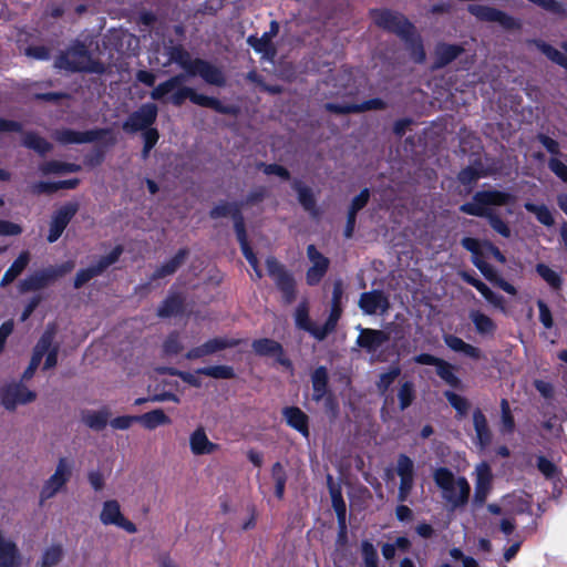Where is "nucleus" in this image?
<instances>
[{"mask_svg": "<svg viewBox=\"0 0 567 567\" xmlns=\"http://www.w3.org/2000/svg\"><path fill=\"white\" fill-rule=\"evenodd\" d=\"M389 340L390 334L383 330L360 328V334L357 339V344L360 348L367 350V352L373 353Z\"/></svg>", "mask_w": 567, "mask_h": 567, "instance_id": "6ab92c4d", "label": "nucleus"}, {"mask_svg": "<svg viewBox=\"0 0 567 567\" xmlns=\"http://www.w3.org/2000/svg\"><path fill=\"white\" fill-rule=\"evenodd\" d=\"M468 317L478 334L494 336L497 326L492 318L478 310H471Z\"/></svg>", "mask_w": 567, "mask_h": 567, "instance_id": "473e14b6", "label": "nucleus"}, {"mask_svg": "<svg viewBox=\"0 0 567 567\" xmlns=\"http://www.w3.org/2000/svg\"><path fill=\"white\" fill-rule=\"evenodd\" d=\"M537 307L539 311V321L546 329H551L554 326V320L550 309L548 308L546 302L540 299L537 301Z\"/></svg>", "mask_w": 567, "mask_h": 567, "instance_id": "69168bd1", "label": "nucleus"}, {"mask_svg": "<svg viewBox=\"0 0 567 567\" xmlns=\"http://www.w3.org/2000/svg\"><path fill=\"white\" fill-rule=\"evenodd\" d=\"M399 410L404 411L412 405L416 398L415 384L412 381L401 382L398 389Z\"/></svg>", "mask_w": 567, "mask_h": 567, "instance_id": "4c0bfd02", "label": "nucleus"}, {"mask_svg": "<svg viewBox=\"0 0 567 567\" xmlns=\"http://www.w3.org/2000/svg\"><path fill=\"white\" fill-rule=\"evenodd\" d=\"M54 66L69 72L94 74H103L105 72V65L92 59L86 45L82 42H75L65 51L61 52L54 61Z\"/></svg>", "mask_w": 567, "mask_h": 567, "instance_id": "20e7f679", "label": "nucleus"}, {"mask_svg": "<svg viewBox=\"0 0 567 567\" xmlns=\"http://www.w3.org/2000/svg\"><path fill=\"white\" fill-rule=\"evenodd\" d=\"M395 471L400 478H412L414 477V463L408 455L400 454Z\"/></svg>", "mask_w": 567, "mask_h": 567, "instance_id": "13d9d810", "label": "nucleus"}, {"mask_svg": "<svg viewBox=\"0 0 567 567\" xmlns=\"http://www.w3.org/2000/svg\"><path fill=\"white\" fill-rule=\"evenodd\" d=\"M467 11L476 19L484 22H496L504 29L511 30L517 28L519 24L509 14L498 9L483 6V4H470Z\"/></svg>", "mask_w": 567, "mask_h": 567, "instance_id": "9d476101", "label": "nucleus"}, {"mask_svg": "<svg viewBox=\"0 0 567 567\" xmlns=\"http://www.w3.org/2000/svg\"><path fill=\"white\" fill-rule=\"evenodd\" d=\"M444 343L449 349L454 352L463 353L464 355L473 359L480 360L482 358V351L480 348L466 343L463 339L454 334H444L443 336Z\"/></svg>", "mask_w": 567, "mask_h": 567, "instance_id": "b1692460", "label": "nucleus"}, {"mask_svg": "<svg viewBox=\"0 0 567 567\" xmlns=\"http://www.w3.org/2000/svg\"><path fill=\"white\" fill-rule=\"evenodd\" d=\"M190 101L192 103L203 106V107H209L214 111L220 113V114H235L236 109L234 106L224 105L219 100L210 96H206L204 94L197 93L193 89V93L190 94Z\"/></svg>", "mask_w": 567, "mask_h": 567, "instance_id": "c85d7f7f", "label": "nucleus"}, {"mask_svg": "<svg viewBox=\"0 0 567 567\" xmlns=\"http://www.w3.org/2000/svg\"><path fill=\"white\" fill-rule=\"evenodd\" d=\"M444 396L446 398L449 403L456 410L457 415L460 417H463L467 414L470 403L464 396H461L460 394L452 391H445Z\"/></svg>", "mask_w": 567, "mask_h": 567, "instance_id": "4d7b16f0", "label": "nucleus"}, {"mask_svg": "<svg viewBox=\"0 0 567 567\" xmlns=\"http://www.w3.org/2000/svg\"><path fill=\"white\" fill-rule=\"evenodd\" d=\"M184 81V74H177L175 76H172L167 81L154 87V90L151 92V97L153 100H162L166 94L177 89Z\"/></svg>", "mask_w": 567, "mask_h": 567, "instance_id": "79ce46f5", "label": "nucleus"}, {"mask_svg": "<svg viewBox=\"0 0 567 567\" xmlns=\"http://www.w3.org/2000/svg\"><path fill=\"white\" fill-rule=\"evenodd\" d=\"M122 517L123 514L121 513V507L117 501L111 499L104 502L100 514V519L103 525H116Z\"/></svg>", "mask_w": 567, "mask_h": 567, "instance_id": "e433bc0d", "label": "nucleus"}, {"mask_svg": "<svg viewBox=\"0 0 567 567\" xmlns=\"http://www.w3.org/2000/svg\"><path fill=\"white\" fill-rule=\"evenodd\" d=\"M251 347L256 354L262 357H275L277 352H282V346L268 338L255 340Z\"/></svg>", "mask_w": 567, "mask_h": 567, "instance_id": "58836bf2", "label": "nucleus"}, {"mask_svg": "<svg viewBox=\"0 0 567 567\" xmlns=\"http://www.w3.org/2000/svg\"><path fill=\"white\" fill-rule=\"evenodd\" d=\"M105 134L106 131L101 128L84 132H79L71 128H61L53 133V138L63 145L84 144L95 142L102 138Z\"/></svg>", "mask_w": 567, "mask_h": 567, "instance_id": "4468645a", "label": "nucleus"}, {"mask_svg": "<svg viewBox=\"0 0 567 567\" xmlns=\"http://www.w3.org/2000/svg\"><path fill=\"white\" fill-rule=\"evenodd\" d=\"M292 188L298 194V200L305 210L311 215H317L316 198L310 187L306 186L301 181L295 179L292 182Z\"/></svg>", "mask_w": 567, "mask_h": 567, "instance_id": "2f4dec72", "label": "nucleus"}, {"mask_svg": "<svg viewBox=\"0 0 567 567\" xmlns=\"http://www.w3.org/2000/svg\"><path fill=\"white\" fill-rule=\"evenodd\" d=\"M43 174H61L75 173L80 171V165L73 163H63L59 161H50L41 166Z\"/></svg>", "mask_w": 567, "mask_h": 567, "instance_id": "8fccbe9b", "label": "nucleus"}, {"mask_svg": "<svg viewBox=\"0 0 567 567\" xmlns=\"http://www.w3.org/2000/svg\"><path fill=\"white\" fill-rule=\"evenodd\" d=\"M370 192L368 188L361 190V193L352 199L349 213L357 215L369 202Z\"/></svg>", "mask_w": 567, "mask_h": 567, "instance_id": "774afa93", "label": "nucleus"}, {"mask_svg": "<svg viewBox=\"0 0 567 567\" xmlns=\"http://www.w3.org/2000/svg\"><path fill=\"white\" fill-rule=\"evenodd\" d=\"M266 267L268 275L282 293L285 303H291L296 299V281L292 275L275 257L266 259Z\"/></svg>", "mask_w": 567, "mask_h": 567, "instance_id": "0eeeda50", "label": "nucleus"}, {"mask_svg": "<svg viewBox=\"0 0 567 567\" xmlns=\"http://www.w3.org/2000/svg\"><path fill=\"white\" fill-rule=\"evenodd\" d=\"M30 261V254L28 251H23L19 255V257L12 262L9 269L4 272L0 286L6 287L11 284L18 276L22 274V271L27 268Z\"/></svg>", "mask_w": 567, "mask_h": 567, "instance_id": "c9c22d12", "label": "nucleus"}, {"mask_svg": "<svg viewBox=\"0 0 567 567\" xmlns=\"http://www.w3.org/2000/svg\"><path fill=\"white\" fill-rule=\"evenodd\" d=\"M110 419V412L106 409L100 411L86 410L82 412L81 420L90 429L102 431Z\"/></svg>", "mask_w": 567, "mask_h": 567, "instance_id": "72a5a7b5", "label": "nucleus"}, {"mask_svg": "<svg viewBox=\"0 0 567 567\" xmlns=\"http://www.w3.org/2000/svg\"><path fill=\"white\" fill-rule=\"evenodd\" d=\"M159 138V134L156 128L146 130L143 133L144 147L142 151L143 159H146L150 155L151 150L155 146Z\"/></svg>", "mask_w": 567, "mask_h": 567, "instance_id": "680f3d73", "label": "nucleus"}, {"mask_svg": "<svg viewBox=\"0 0 567 567\" xmlns=\"http://www.w3.org/2000/svg\"><path fill=\"white\" fill-rule=\"evenodd\" d=\"M524 207L527 212L534 214L537 220L544 226L551 227L554 225L555 219L546 205L525 203Z\"/></svg>", "mask_w": 567, "mask_h": 567, "instance_id": "a18cd8bd", "label": "nucleus"}, {"mask_svg": "<svg viewBox=\"0 0 567 567\" xmlns=\"http://www.w3.org/2000/svg\"><path fill=\"white\" fill-rule=\"evenodd\" d=\"M235 346H237V341H235V340H229L226 338H213V339L206 341L205 343H203L202 346L190 349L186 353V358L188 360H195V359H199V358H203L206 355L214 354L218 351H221L227 348L235 347Z\"/></svg>", "mask_w": 567, "mask_h": 567, "instance_id": "aec40b11", "label": "nucleus"}, {"mask_svg": "<svg viewBox=\"0 0 567 567\" xmlns=\"http://www.w3.org/2000/svg\"><path fill=\"white\" fill-rule=\"evenodd\" d=\"M537 274L554 289H559L563 282L561 276L545 264L536 266Z\"/></svg>", "mask_w": 567, "mask_h": 567, "instance_id": "6e6d98bb", "label": "nucleus"}, {"mask_svg": "<svg viewBox=\"0 0 567 567\" xmlns=\"http://www.w3.org/2000/svg\"><path fill=\"white\" fill-rule=\"evenodd\" d=\"M74 268L72 261H66L60 266H50L41 270L34 271L20 281V292L37 291L43 289L54 282L58 278L69 274Z\"/></svg>", "mask_w": 567, "mask_h": 567, "instance_id": "423d86ee", "label": "nucleus"}, {"mask_svg": "<svg viewBox=\"0 0 567 567\" xmlns=\"http://www.w3.org/2000/svg\"><path fill=\"white\" fill-rule=\"evenodd\" d=\"M515 430V421L511 411L509 403L506 399L501 400V432L513 433Z\"/></svg>", "mask_w": 567, "mask_h": 567, "instance_id": "5fc2aeb1", "label": "nucleus"}, {"mask_svg": "<svg viewBox=\"0 0 567 567\" xmlns=\"http://www.w3.org/2000/svg\"><path fill=\"white\" fill-rule=\"evenodd\" d=\"M334 330L336 327L326 321L323 326H317L316 323H312L308 332L318 341H322Z\"/></svg>", "mask_w": 567, "mask_h": 567, "instance_id": "0e129e2a", "label": "nucleus"}, {"mask_svg": "<svg viewBox=\"0 0 567 567\" xmlns=\"http://www.w3.org/2000/svg\"><path fill=\"white\" fill-rule=\"evenodd\" d=\"M537 49L545 54L551 62L563 66L567 70V56L553 45L544 41H535Z\"/></svg>", "mask_w": 567, "mask_h": 567, "instance_id": "c03bdc74", "label": "nucleus"}, {"mask_svg": "<svg viewBox=\"0 0 567 567\" xmlns=\"http://www.w3.org/2000/svg\"><path fill=\"white\" fill-rule=\"evenodd\" d=\"M476 482L474 491V503L483 505L492 489V472L486 463L476 466Z\"/></svg>", "mask_w": 567, "mask_h": 567, "instance_id": "a211bd4d", "label": "nucleus"}, {"mask_svg": "<svg viewBox=\"0 0 567 567\" xmlns=\"http://www.w3.org/2000/svg\"><path fill=\"white\" fill-rule=\"evenodd\" d=\"M359 307L365 315H383L389 310L390 302L382 290H372L360 296Z\"/></svg>", "mask_w": 567, "mask_h": 567, "instance_id": "f3484780", "label": "nucleus"}, {"mask_svg": "<svg viewBox=\"0 0 567 567\" xmlns=\"http://www.w3.org/2000/svg\"><path fill=\"white\" fill-rule=\"evenodd\" d=\"M64 550L62 545L54 544L50 547H48L42 556L41 559L38 561V567H54L56 566L63 558Z\"/></svg>", "mask_w": 567, "mask_h": 567, "instance_id": "ea45409f", "label": "nucleus"}, {"mask_svg": "<svg viewBox=\"0 0 567 567\" xmlns=\"http://www.w3.org/2000/svg\"><path fill=\"white\" fill-rule=\"evenodd\" d=\"M473 425L476 434L477 444L481 447V450H484L492 442V432L488 427L486 416L480 409H476L473 412Z\"/></svg>", "mask_w": 567, "mask_h": 567, "instance_id": "a878e982", "label": "nucleus"}, {"mask_svg": "<svg viewBox=\"0 0 567 567\" xmlns=\"http://www.w3.org/2000/svg\"><path fill=\"white\" fill-rule=\"evenodd\" d=\"M0 567H21V555L14 540L0 529Z\"/></svg>", "mask_w": 567, "mask_h": 567, "instance_id": "412c9836", "label": "nucleus"}, {"mask_svg": "<svg viewBox=\"0 0 567 567\" xmlns=\"http://www.w3.org/2000/svg\"><path fill=\"white\" fill-rule=\"evenodd\" d=\"M271 477L275 482V494L278 498H282L287 482V474L281 463L276 462L271 467Z\"/></svg>", "mask_w": 567, "mask_h": 567, "instance_id": "3c124183", "label": "nucleus"}, {"mask_svg": "<svg viewBox=\"0 0 567 567\" xmlns=\"http://www.w3.org/2000/svg\"><path fill=\"white\" fill-rule=\"evenodd\" d=\"M136 422H140L147 430H154L157 426L171 424L172 421L162 409H155L136 416Z\"/></svg>", "mask_w": 567, "mask_h": 567, "instance_id": "f704fd0d", "label": "nucleus"}, {"mask_svg": "<svg viewBox=\"0 0 567 567\" xmlns=\"http://www.w3.org/2000/svg\"><path fill=\"white\" fill-rule=\"evenodd\" d=\"M512 502L515 503V507L506 509V515L515 516L516 514H523L530 511L529 504L522 497L505 496L503 498L504 505H509Z\"/></svg>", "mask_w": 567, "mask_h": 567, "instance_id": "052dcab7", "label": "nucleus"}, {"mask_svg": "<svg viewBox=\"0 0 567 567\" xmlns=\"http://www.w3.org/2000/svg\"><path fill=\"white\" fill-rule=\"evenodd\" d=\"M22 144L41 155L47 154L52 148V145L45 138L33 132L24 133Z\"/></svg>", "mask_w": 567, "mask_h": 567, "instance_id": "a19ab883", "label": "nucleus"}, {"mask_svg": "<svg viewBox=\"0 0 567 567\" xmlns=\"http://www.w3.org/2000/svg\"><path fill=\"white\" fill-rule=\"evenodd\" d=\"M73 474V463L66 457L58 460L54 472L43 482L39 493L40 504L63 492Z\"/></svg>", "mask_w": 567, "mask_h": 567, "instance_id": "39448f33", "label": "nucleus"}, {"mask_svg": "<svg viewBox=\"0 0 567 567\" xmlns=\"http://www.w3.org/2000/svg\"><path fill=\"white\" fill-rule=\"evenodd\" d=\"M361 554L365 567H378V551L371 542L363 540L361 543Z\"/></svg>", "mask_w": 567, "mask_h": 567, "instance_id": "bf43d9fd", "label": "nucleus"}, {"mask_svg": "<svg viewBox=\"0 0 567 567\" xmlns=\"http://www.w3.org/2000/svg\"><path fill=\"white\" fill-rule=\"evenodd\" d=\"M37 393L29 390L22 381L11 382L0 388V402L8 411H14L18 405L33 402Z\"/></svg>", "mask_w": 567, "mask_h": 567, "instance_id": "6e6552de", "label": "nucleus"}, {"mask_svg": "<svg viewBox=\"0 0 567 567\" xmlns=\"http://www.w3.org/2000/svg\"><path fill=\"white\" fill-rule=\"evenodd\" d=\"M200 76L207 84L215 86H225L226 85V76L223 70L213 63L196 58L194 60V66L189 73V76Z\"/></svg>", "mask_w": 567, "mask_h": 567, "instance_id": "2eb2a0df", "label": "nucleus"}, {"mask_svg": "<svg viewBox=\"0 0 567 567\" xmlns=\"http://www.w3.org/2000/svg\"><path fill=\"white\" fill-rule=\"evenodd\" d=\"M295 321H296V326L299 329H302L308 332V330L310 329V327L313 322L309 318L308 308L306 305H299L297 307L296 313H295Z\"/></svg>", "mask_w": 567, "mask_h": 567, "instance_id": "e2e57ef3", "label": "nucleus"}, {"mask_svg": "<svg viewBox=\"0 0 567 567\" xmlns=\"http://www.w3.org/2000/svg\"><path fill=\"white\" fill-rule=\"evenodd\" d=\"M166 53L169 56L168 62L177 63L181 68H183L186 73L189 75L193 66H194V60L189 52H187L183 45L181 44H172L169 47H166Z\"/></svg>", "mask_w": 567, "mask_h": 567, "instance_id": "c756f323", "label": "nucleus"}, {"mask_svg": "<svg viewBox=\"0 0 567 567\" xmlns=\"http://www.w3.org/2000/svg\"><path fill=\"white\" fill-rule=\"evenodd\" d=\"M79 210V204L76 202H70L60 207L52 216L50 223V229L48 235V241L54 243L56 241L68 224L75 216Z\"/></svg>", "mask_w": 567, "mask_h": 567, "instance_id": "f8f14e48", "label": "nucleus"}, {"mask_svg": "<svg viewBox=\"0 0 567 567\" xmlns=\"http://www.w3.org/2000/svg\"><path fill=\"white\" fill-rule=\"evenodd\" d=\"M248 44L257 52L272 55L275 54V49L271 44V38L268 35V33H264L260 38H257L255 35H250L247 39Z\"/></svg>", "mask_w": 567, "mask_h": 567, "instance_id": "864d4df0", "label": "nucleus"}, {"mask_svg": "<svg viewBox=\"0 0 567 567\" xmlns=\"http://www.w3.org/2000/svg\"><path fill=\"white\" fill-rule=\"evenodd\" d=\"M515 196L511 193L496 189L480 190L473 196V200L461 205L460 210L464 214L487 218L491 227L505 238L511 236L508 225L496 215L491 206H505L513 204Z\"/></svg>", "mask_w": 567, "mask_h": 567, "instance_id": "f257e3e1", "label": "nucleus"}, {"mask_svg": "<svg viewBox=\"0 0 567 567\" xmlns=\"http://www.w3.org/2000/svg\"><path fill=\"white\" fill-rule=\"evenodd\" d=\"M157 106L153 103L143 104L137 111L133 112L123 124V130L127 133H135L152 128L157 117Z\"/></svg>", "mask_w": 567, "mask_h": 567, "instance_id": "1a4fd4ad", "label": "nucleus"}, {"mask_svg": "<svg viewBox=\"0 0 567 567\" xmlns=\"http://www.w3.org/2000/svg\"><path fill=\"white\" fill-rule=\"evenodd\" d=\"M464 52V48L456 44L439 43L435 48L434 69H442Z\"/></svg>", "mask_w": 567, "mask_h": 567, "instance_id": "5701e85b", "label": "nucleus"}, {"mask_svg": "<svg viewBox=\"0 0 567 567\" xmlns=\"http://www.w3.org/2000/svg\"><path fill=\"white\" fill-rule=\"evenodd\" d=\"M371 13L377 25L395 33L406 43L415 62H424L425 52L421 39L414 25L403 14L391 10H373Z\"/></svg>", "mask_w": 567, "mask_h": 567, "instance_id": "f03ea898", "label": "nucleus"}, {"mask_svg": "<svg viewBox=\"0 0 567 567\" xmlns=\"http://www.w3.org/2000/svg\"><path fill=\"white\" fill-rule=\"evenodd\" d=\"M401 369L399 367H391L386 372L381 373L375 385L381 395H385L393 382L400 377Z\"/></svg>", "mask_w": 567, "mask_h": 567, "instance_id": "de8ad7c7", "label": "nucleus"}, {"mask_svg": "<svg viewBox=\"0 0 567 567\" xmlns=\"http://www.w3.org/2000/svg\"><path fill=\"white\" fill-rule=\"evenodd\" d=\"M241 207L243 204L238 203H223L220 205H217L210 210V217L212 218H220L226 217L228 215L231 216L234 220V228L236 229V217L237 214H239L240 217H244L241 214Z\"/></svg>", "mask_w": 567, "mask_h": 567, "instance_id": "37998d69", "label": "nucleus"}, {"mask_svg": "<svg viewBox=\"0 0 567 567\" xmlns=\"http://www.w3.org/2000/svg\"><path fill=\"white\" fill-rule=\"evenodd\" d=\"M282 414L291 427L299 431L305 437L309 436L308 415L297 406L285 408Z\"/></svg>", "mask_w": 567, "mask_h": 567, "instance_id": "bb28decb", "label": "nucleus"}, {"mask_svg": "<svg viewBox=\"0 0 567 567\" xmlns=\"http://www.w3.org/2000/svg\"><path fill=\"white\" fill-rule=\"evenodd\" d=\"M218 447V444L209 441L203 426H198L189 435V449L196 456L213 454Z\"/></svg>", "mask_w": 567, "mask_h": 567, "instance_id": "4be33fe9", "label": "nucleus"}, {"mask_svg": "<svg viewBox=\"0 0 567 567\" xmlns=\"http://www.w3.org/2000/svg\"><path fill=\"white\" fill-rule=\"evenodd\" d=\"M328 371L324 367L317 368L311 374L312 399L320 402L328 394Z\"/></svg>", "mask_w": 567, "mask_h": 567, "instance_id": "7c9ffc66", "label": "nucleus"}, {"mask_svg": "<svg viewBox=\"0 0 567 567\" xmlns=\"http://www.w3.org/2000/svg\"><path fill=\"white\" fill-rule=\"evenodd\" d=\"M198 374L210 377L214 379H233L235 377L234 369L229 365H212L197 370Z\"/></svg>", "mask_w": 567, "mask_h": 567, "instance_id": "603ef678", "label": "nucleus"}, {"mask_svg": "<svg viewBox=\"0 0 567 567\" xmlns=\"http://www.w3.org/2000/svg\"><path fill=\"white\" fill-rule=\"evenodd\" d=\"M433 480L451 509L454 511L468 503L471 486L464 476H455L447 467H439L433 473Z\"/></svg>", "mask_w": 567, "mask_h": 567, "instance_id": "7ed1b4c3", "label": "nucleus"}, {"mask_svg": "<svg viewBox=\"0 0 567 567\" xmlns=\"http://www.w3.org/2000/svg\"><path fill=\"white\" fill-rule=\"evenodd\" d=\"M183 308V300L174 295L167 297L157 310L158 317L167 318L178 313Z\"/></svg>", "mask_w": 567, "mask_h": 567, "instance_id": "09e8293b", "label": "nucleus"}, {"mask_svg": "<svg viewBox=\"0 0 567 567\" xmlns=\"http://www.w3.org/2000/svg\"><path fill=\"white\" fill-rule=\"evenodd\" d=\"M189 251L186 248L179 249L176 255L159 266L151 276V280H158L165 278L167 276H172L177 271V269L185 262L188 257Z\"/></svg>", "mask_w": 567, "mask_h": 567, "instance_id": "393cba45", "label": "nucleus"}, {"mask_svg": "<svg viewBox=\"0 0 567 567\" xmlns=\"http://www.w3.org/2000/svg\"><path fill=\"white\" fill-rule=\"evenodd\" d=\"M548 167L558 178L567 184V165H565L560 159L551 157L548 161Z\"/></svg>", "mask_w": 567, "mask_h": 567, "instance_id": "338daca9", "label": "nucleus"}, {"mask_svg": "<svg viewBox=\"0 0 567 567\" xmlns=\"http://www.w3.org/2000/svg\"><path fill=\"white\" fill-rule=\"evenodd\" d=\"M436 374L452 388H457L461 383V380L454 373V367L443 359L436 367Z\"/></svg>", "mask_w": 567, "mask_h": 567, "instance_id": "49530a36", "label": "nucleus"}, {"mask_svg": "<svg viewBox=\"0 0 567 567\" xmlns=\"http://www.w3.org/2000/svg\"><path fill=\"white\" fill-rule=\"evenodd\" d=\"M122 252V247L117 246L109 255L101 257L95 265L79 270L74 279V288L79 289L92 278L101 275L107 267L117 261Z\"/></svg>", "mask_w": 567, "mask_h": 567, "instance_id": "9b49d317", "label": "nucleus"}, {"mask_svg": "<svg viewBox=\"0 0 567 567\" xmlns=\"http://www.w3.org/2000/svg\"><path fill=\"white\" fill-rule=\"evenodd\" d=\"M236 237L239 241L241 251L249 262V265L252 267V269H257L258 259L256 255L254 254L251 247L249 246L247 234L245 229V220L244 217H240L239 214H237L236 217Z\"/></svg>", "mask_w": 567, "mask_h": 567, "instance_id": "cd10ccee", "label": "nucleus"}, {"mask_svg": "<svg viewBox=\"0 0 567 567\" xmlns=\"http://www.w3.org/2000/svg\"><path fill=\"white\" fill-rule=\"evenodd\" d=\"M55 324H49L33 349L31 361L22 374V380H30L33 377L35 370L41 363L42 358L44 357V353L51 346V340L55 339Z\"/></svg>", "mask_w": 567, "mask_h": 567, "instance_id": "ddd939ff", "label": "nucleus"}, {"mask_svg": "<svg viewBox=\"0 0 567 567\" xmlns=\"http://www.w3.org/2000/svg\"><path fill=\"white\" fill-rule=\"evenodd\" d=\"M307 256L312 264L306 275L307 282L310 286H315L319 284L326 275L330 261L320 251H318L315 245H309L307 247Z\"/></svg>", "mask_w": 567, "mask_h": 567, "instance_id": "dca6fc26", "label": "nucleus"}]
</instances>
